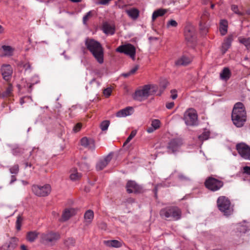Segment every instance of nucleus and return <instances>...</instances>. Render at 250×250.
I'll return each instance as SVG.
<instances>
[{
    "mask_svg": "<svg viewBox=\"0 0 250 250\" xmlns=\"http://www.w3.org/2000/svg\"><path fill=\"white\" fill-rule=\"evenodd\" d=\"M86 48L100 64L104 62V52L101 44L93 39L87 38L85 40Z\"/></svg>",
    "mask_w": 250,
    "mask_h": 250,
    "instance_id": "nucleus-1",
    "label": "nucleus"
},
{
    "mask_svg": "<svg viewBox=\"0 0 250 250\" xmlns=\"http://www.w3.org/2000/svg\"><path fill=\"white\" fill-rule=\"evenodd\" d=\"M233 124L237 127L243 126L246 121V112L242 103L238 102L235 104L231 114Z\"/></svg>",
    "mask_w": 250,
    "mask_h": 250,
    "instance_id": "nucleus-2",
    "label": "nucleus"
},
{
    "mask_svg": "<svg viewBox=\"0 0 250 250\" xmlns=\"http://www.w3.org/2000/svg\"><path fill=\"white\" fill-rule=\"evenodd\" d=\"M59 233L53 231H48L42 233L40 242L46 246H53L60 239Z\"/></svg>",
    "mask_w": 250,
    "mask_h": 250,
    "instance_id": "nucleus-3",
    "label": "nucleus"
},
{
    "mask_svg": "<svg viewBox=\"0 0 250 250\" xmlns=\"http://www.w3.org/2000/svg\"><path fill=\"white\" fill-rule=\"evenodd\" d=\"M161 216L174 221L181 218V211L177 207H173L162 209L160 212Z\"/></svg>",
    "mask_w": 250,
    "mask_h": 250,
    "instance_id": "nucleus-4",
    "label": "nucleus"
},
{
    "mask_svg": "<svg viewBox=\"0 0 250 250\" xmlns=\"http://www.w3.org/2000/svg\"><path fill=\"white\" fill-rule=\"evenodd\" d=\"M217 206L219 209L226 216L232 213L233 208L230 206L229 200L225 196H220L217 200Z\"/></svg>",
    "mask_w": 250,
    "mask_h": 250,
    "instance_id": "nucleus-5",
    "label": "nucleus"
},
{
    "mask_svg": "<svg viewBox=\"0 0 250 250\" xmlns=\"http://www.w3.org/2000/svg\"><path fill=\"white\" fill-rule=\"evenodd\" d=\"M155 88V86L153 85H145L142 89L136 91L134 98L139 101H144L148 97L150 89H153V91H154Z\"/></svg>",
    "mask_w": 250,
    "mask_h": 250,
    "instance_id": "nucleus-6",
    "label": "nucleus"
},
{
    "mask_svg": "<svg viewBox=\"0 0 250 250\" xmlns=\"http://www.w3.org/2000/svg\"><path fill=\"white\" fill-rule=\"evenodd\" d=\"M184 120L187 125L192 126L197 124V114L196 111L190 108L187 110L184 114Z\"/></svg>",
    "mask_w": 250,
    "mask_h": 250,
    "instance_id": "nucleus-7",
    "label": "nucleus"
},
{
    "mask_svg": "<svg viewBox=\"0 0 250 250\" xmlns=\"http://www.w3.org/2000/svg\"><path fill=\"white\" fill-rule=\"evenodd\" d=\"M116 51L118 52L124 53L129 56L132 60H134L136 54L135 47L130 43H126L117 47Z\"/></svg>",
    "mask_w": 250,
    "mask_h": 250,
    "instance_id": "nucleus-8",
    "label": "nucleus"
},
{
    "mask_svg": "<svg viewBox=\"0 0 250 250\" xmlns=\"http://www.w3.org/2000/svg\"><path fill=\"white\" fill-rule=\"evenodd\" d=\"M34 193L38 196H47L51 192V186L49 184H45L42 186L34 185L32 188Z\"/></svg>",
    "mask_w": 250,
    "mask_h": 250,
    "instance_id": "nucleus-9",
    "label": "nucleus"
},
{
    "mask_svg": "<svg viewBox=\"0 0 250 250\" xmlns=\"http://www.w3.org/2000/svg\"><path fill=\"white\" fill-rule=\"evenodd\" d=\"M205 184L207 188L213 191L219 190L223 186L222 181L213 177L208 178Z\"/></svg>",
    "mask_w": 250,
    "mask_h": 250,
    "instance_id": "nucleus-10",
    "label": "nucleus"
},
{
    "mask_svg": "<svg viewBox=\"0 0 250 250\" xmlns=\"http://www.w3.org/2000/svg\"><path fill=\"white\" fill-rule=\"evenodd\" d=\"M236 149L243 159L250 160V147L244 143L238 144L236 145Z\"/></svg>",
    "mask_w": 250,
    "mask_h": 250,
    "instance_id": "nucleus-11",
    "label": "nucleus"
},
{
    "mask_svg": "<svg viewBox=\"0 0 250 250\" xmlns=\"http://www.w3.org/2000/svg\"><path fill=\"white\" fill-rule=\"evenodd\" d=\"M182 141L179 138L172 139L167 144V148L169 153H174L179 150L182 145Z\"/></svg>",
    "mask_w": 250,
    "mask_h": 250,
    "instance_id": "nucleus-12",
    "label": "nucleus"
},
{
    "mask_svg": "<svg viewBox=\"0 0 250 250\" xmlns=\"http://www.w3.org/2000/svg\"><path fill=\"white\" fill-rule=\"evenodd\" d=\"M210 18V15L209 12L207 9H204L200 17V29L203 31V34H206L207 32L206 23Z\"/></svg>",
    "mask_w": 250,
    "mask_h": 250,
    "instance_id": "nucleus-13",
    "label": "nucleus"
},
{
    "mask_svg": "<svg viewBox=\"0 0 250 250\" xmlns=\"http://www.w3.org/2000/svg\"><path fill=\"white\" fill-rule=\"evenodd\" d=\"M1 71L3 79L5 81H8L11 78L13 73V69L9 64H3L1 68Z\"/></svg>",
    "mask_w": 250,
    "mask_h": 250,
    "instance_id": "nucleus-14",
    "label": "nucleus"
},
{
    "mask_svg": "<svg viewBox=\"0 0 250 250\" xmlns=\"http://www.w3.org/2000/svg\"><path fill=\"white\" fill-rule=\"evenodd\" d=\"M126 190L128 193H138L141 191V187L133 181H129L127 182Z\"/></svg>",
    "mask_w": 250,
    "mask_h": 250,
    "instance_id": "nucleus-15",
    "label": "nucleus"
},
{
    "mask_svg": "<svg viewBox=\"0 0 250 250\" xmlns=\"http://www.w3.org/2000/svg\"><path fill=\"white\" fill-rule=\"evenodd\" d=\"M102 30L107 35H112L115 33V27L114 24L105 22L102 25Z\"/></svg>",
    "mask_w": 250,
    "mask_h": 250,
    "instance_id": "nucleus-16",
    "label": "nucleus"
},
{
    "mask_svg": "<svg viewBox=\"0 0 250 250\" xmlns=\"http://www.w3.org/2000/svg\"><path fill=\"white\" fill-rule=\"evenodd\" d=\"M81 144L82 146L91 150H94L95 148V142L93 139L86 137L82 138Z\"/></svg>",
    "mask_w": 250,
    "mask_h": 250,
    "instance_id": "nucleus-17",
    "label": "nucleus"
},
{
    "mask_svg": "<svg viewBox=\"0 0 250 250\" xmlns=\"http://www.w3.org/2000/svg\"><path fill=\"white\" fill-rule=\"evenodd\" d=\"M111 156L109 154L105 157L104 159L99 160L96 164V169L97 170H101L103 169L111 161Z\"/></svg>",
    "mask_w": 250,
    "mask_h": 250,
    "instance_id": "nucleus-18",
    "label": "nucleus"
},
{
    "mask_svg": "<svg viewBox=\"0 0 250 250\" xmlns=\"http://www.w3.org/2000/svg\"><path fill=\"white\" fill-rule=\"evenodd\" d=\"M76 210L73 208H69L65 209L62 214L61 219L62 221H66L68 220L76 213Z\"/></svg>",
    "mask_w": 250,
    "mask_h": 250,
    "instance_id": "nucleus-19",
    "label": "nucleus"
},
{
    "mask_svg": "<svg viewBox=\"0 0 250 250\" xmlns=\"http://www.w3.org/2000/svg\"><path fill=\"white\" fill-rule=\"evenodd\" d=\"M134 109L133 107L128 106L118 111L116 113V116L119 118L125 117L132 115Z\"/></svg>",
    "mask_w": 250,
    "mask_h": 250,
    "instance_id": "nucleus-20",
    "label": "nucleus"
},
{
    "mask_svg": "<svg viewBox=\"0 0 250 250\" xmlns=\"http://www.w3.org/2000/svg\"><path fill=\"white\" fill-rule=\"evenodd\" d=\"M192 61V58L187 55H184L179 58L175 62L176 65H187Z\"/></svg>",
    "mask_w": 250,
    "mask_h": 250,
    "instance_id": "nucleus-21",
    "label": "nucleus"
},
{
    "mask_svg": "<svg viewBox=\"0 0 250 250\" xmlns=\"http://www.w3.org/2000/svg\"><path fill=\"white\" fill-rule=\"evenodd\" d=\"M128 16L133 20H136L139 16L140 11L136 8H130L125 10Z\"/></svg>",
    "mask_w": 250,
    "mask_h": 250,
    "instance_id": "nucleus-22",
    "label": "nucleus"
},
{
    "mask_svg": "<svg viewBox=\"0 0 250 250\" xmlns=\"http://www.w3.org/2000/svg\"><path fill=\"white\" fill-rule=\"evenodd\" d=\"M94 218V212L88 209L86 210L84 214V223L85 225L88 226L90 225Z\"/></svg>",
    "mask_w": 250,
    "mask_h": 250,
    "instance_id": "nucleus-23",
    "label": "nucleus"
},
{
    "mask_svg": "<svg viewBox=\"0 0 250 250\" xmlns=\"http://www.w3.org/2000/svg\"><path fill=\"white\" fill-rule=\"evenodd\" d=\"M233 40L232 36H229L225 40L222 45V52L223 54L225 53L228 49L230 47L232 41Z\"/></svg>",
    "mask_w": 250,
    "mask_h": 250,
    "instance_id": "nucleus-24",
    "label": "nucleus"
},
{
    "mask_svg": "<svg viewBox=\"0 0 250 250\" xmlns=\"http://www.w3.org/2000/svg\"><path fill=\"white\" fill-rule=\"evenodd\" d=\"M194 32L193 28L187 27L185 31V36L186 40L188 42H192L194 37Z\"/></svg>",
    "mask_w": 250,
    "mask_h": 250,
    "instance_id": "nucleus-25",
    "label": "nucleus"
},
{
    "mask_svg": "<svg viewBox=\"0 0 250 250\" xmlns=\"http://www.w3.org/2000/svg\"><path fill=\"white\" fill-rule=\"evenodd\" d=\"M228 23L225 20H221L220 22L219 31L222 36L226 34L228 31Z\"/></svg>",
    "mask_w": 250,
    "mask_h": 250,
    "instance_id": "nucleus-26",
    "label": "nucleus"
},
{
    "mask_svg": "<svg viewBox=\"0 0 250 250\" xmlns=\"http://www.w3.org/2000/svg\"><path fill=\"white\" fill-rule=\"evenodd\" d=\"M230 76L231 72L228 67H225L220 74L221 79L226 81L229 79Z\"/></svg>",
    "mask_w": 250,
    "mask_h": 250,
    "instance_id": "nucleus-27",
    "label": "nucleus"
},
{
    "mask_svg": "<svg viewBox=\"0 0 250 250\" xmlns=\"http://www.w3.org/2000/svg\"><path fill=\"white\" fill-rule=\"evenodd\" d=\"M167 12V10L165 9H159L154 11L152 15V20L154 21L155 19L159 17L163 16Z\"/></svg>",
    "mask_w": 250,
    "mask_h": 250,
    "instance_id": "nucleus-28",
    "label": "nucleus"
},
{
    "mask_svg": "<svg viewBox=\"0 0 250 250\" xmlns=\"http://www.w3.org/2000/svg\"><path fill=\"white\" fill-rule=\"evenodd\" d=\"M104 243L110 247L119 248L122 246V242L116 240L105 241Z\"/></svg>",
    "mask_w": 250,
    "mask_h": 250,
    "instance_id": "nucleus-29",
    "label": "nucleus"
},
{
    "mask_svg": "<svg viewBox=\"0 0 250 250\" xmlns=\"http://www.w3.org/2000/svg\"><path fill=\"white\" fill-rule=\"evenodd\" d=\"M3 49L4 56H11L13 54L14 48L8 45H3L2 46Z\"/></svg>",
    "mask_w": 250,
    "mask_h": 250,
    "instance_id": "nucleus-30",
    "label": "nucleus"
},
{
    "mask_svg": "<svg viewBox=\"0 0 250 250\" xmlns=\"http://www.w3.org/2000/svg\"><path fill=\"white\" fill-rule=\"evenodd\" d=\"M38 233L36 231H31L27 232L26 239L30 242H33L37 239Z\"/></svg>",
    "mask_w": 250,
    "mask_h": 250,
    "instance_id": "nucleus-31",
    "label": "nucleus"
},
{
    "mask_svg": "<svg viewBox=\"0 0 250 250\" xmlns=\"http://www.w3.org/2000/svg\"><path fill=\"white\" fill-rule=\"evenodd\" d=\"M70 173V178L72 181L78 180L82 176L81 173H79L76 169L71 170Z\"/></svg>",
    "mask_w": 250,
    "mask_h": 250,
    "instance_id": "nucleus-32",
    "label": "nucleus"
},
{
    "mask_svg": "<svg viewBox=\"0 0 250 250\" xmlns=\"http://www.w3.org/2000/svg\"><path fill=\"white\" fill-rule=\"evenodd\" d=\"M238 41L241 43L243 44L248 50H250V38L240 37Z\"/></svg>",
    "mask_w": 250,
    "mask_h": 250,
    "instance_id": "nucleus-33",
    "label": "nucleus"
},
{
    "mask_svg": "<svg viewBox=\"0 0 250 250\" xmlns=\"http://www.w3.org/2000/svg\"><path fill=\"white\" fill-rule=\"evenodd\" d=\"M12 91L13 87L12 85L10 84L5 91L1 94V96L3 98L10 97L12 95Z\"/></svg>",
    "mask_w": 250,
    "mask_h": 250,
    "instance_id": "nucleus-34",
    "label": "nucleus"
},
{
    "mask_svg": "<svg viewBox=\"0 0 250 250\" xmlns=\"http://www.w3.org/2000/svg\"><path fill=\"white\" fill-rule=\"evenodd\" d=\"M237 229L241 233H246L248 230L250 229V227L249 224L244 223L243 225H238Z\"/></svg>",
    "mask_w": 250,
    "mask_h": 250,
    "instance_id": "nucleus-35",
    "label": "nucleus"
},
{
    "mask_svg": "<svg viewBox=\"0 0 250 250\" xmlns=\"http://www.w3.org/2000/svg\"><path fill=\"white\" fill-rule=\"evenodd\" d=\"M139 66L135 65L134 67H133L129 71L123 73L122 75L125 77H127L131 75L134 74L136 71L138 69Z\"/></svg>",
    "mask_w": 250,
    "mask_h": 250,
    "instance_id": "nucleus-36",
    "label": "nucleus"
},
{
    "mask_svg": "<svg viewBox=\"0 0 250 250\" xmlns=\"http://www.w3.org/2000/svg\"><path fill=\"white\" fill-rule=\"evenodd\" d=\"M209 136V132L208 131H204L201 135H199L198 138L201 141L207 140Z\"/></svg>",
    "mask_w": 250,
    "mask_h": 250,
    "instance_id": "nucleus-37",
    "label": "nucleus"
},
{
    "mask_svg": "<svg viewBox=\"0 0 250 250\" xmlns=\"http://www.w3.org/2000/svg\"><path fill=\"white\" fill-rule=\"evenodd\" d=\"M178 25V23L177 21L174 20H169L167 23V27L170 28L171 27H176Z\"/></svg>",
    "mask_w": 250,
    "mask_h": 250,
    "instance_id": "nucleus-38",
    "label": "nucleus"
},
{
    "mask_svg": "<svg viewBox=\"0 0 250 250\" xmlns=\"http://www.w3.org/2000/svg\"><path fill=\"white\" fill-rule=\"evenodd\" d=\"M109 125V122L108 121H104L102 122L100 125L101 129L103 131H105L108 129Z\"/></svg>",
    "mask_w": 250,
    "mask_h": 250,
    "instance_id": "nucleus-39",
    "label": "nucleus"
},
{
    "mask_svg": "<svg viewBox=\"0 0 250 250\" xmlns=\"http://www.w3.org/2000/svg\"><path fill=\"white\" fill-rule=\"evenodd\" d=\"M136 131L135 130L132 131L130 134L127 137V138L126 139L125 142L124 143V146H125L127 144H128L132 139V138L136 135Z\"/></svg>",
    "mask_w": 250,
    "mask_h": 250,
    "instance_id": "nucleus-40",
    "label": "nucleus"
},
{
    "mask_svg": "<svg viewBox=\"0 0 250 250\" xmlns=\"http://www.w3.org/2000/svg\"><path fill=\"white\" fill-rule=\"evenodd\" d=\"M10 172L12 174H17L19 171V167L18 165H15L10 168Z\"/></svg>",
    "mask_w": 250,
    "mask_h": 250,
    "instance_id": "nucleus-41",
    "label": "nucleus"
},
{
    "mask_svg": "<svg viewBox=\"0 0 250 250\" xmlns=\"http://www.w3.org/2000/svg\"><path fill=\"white\" fill-rule=\"evenodd\" d=\"M160 122L159 120L155 119L152 121L151 126L156 130L160 127Z\"/></svg>",
    "mask_w": 250,
    "mask_h": 250,
    "instance_id": "nucleus-42",
    "label": "nucleus"
},
{
    "mask_svg": "<svg viewBox=\"0 0 250 250\" xmlns=\"http://www.w3.org/2000/svg\"><path fill=\"white\" fill-rule=\"evenodd\" d=\"M39 82V79L37 76H34L31 80L29 87L30 88L32 85L37 83Z\"/></svg>",
    "mask_w": 250,
    "mask_h": 250,
    "instance_id": "nucleus-43",
    "label": "nucleus"
},
{
    "mask_svg": "<svg viewBox=\"0 0 250 250\" xmlns=\"http://www.w3.org/2000/svg\"><path fill=\"white\" fill-rule=\"evenodd\" d=\"M22 221V217L21 216H18L16 221V228L18 230H20L21 229Z\"/></svg>",
    "mask_w": 250,
    "mask_h": 250,
    "instance_id": "nucleus-44",
    "label": "nucleus"
},
{
    "mask_svg": "<svg viewBox=\"0 0 250 250\" xmlns=\"http://www.w3.org/2000/svg\"><path fill=\"white\" fill-rule=\"evenodd\" d=\"M75 240L73 238H68L65 241V244L68 247L73 246Z\"/></svg>",
    "mask_w": 250,
    "mask_h": 250,
    "instance_id": "nucleus-45",
    "label": "nucleus"
},
{
    "mask_svg": "<svg viewBox=\"0 0 250 250\" xmlns=\"http://www.w3.org/2000/svg\"><path fill=\"white\" fill-rule=\"evenodd\" d=\"M92 12L91 11H89L87 12L85 15H84L83 17V22L84 24H85L88 19L91 17Z\"/></svg>",
    "mask_w": 250,
    "mask_h": 250,
    "instance_id": "nucleus-46",
    "label": "nucleus"
},
{
    "mask_svg": "<svg viewBox=\"0 0 250 250\" xmlns=\"http://www.w3.org/2000/svg\"><path fill=\"white\" fill-rule=\"evenodd\" d=\"M111 88L110 87H108L104 90V94L105 97H108L111 95Z\"/></svg>",
    "mask_w": 250,
    "mask_h": 250,
    "instance_id": "nucleus-47",
    "label": "nucleus"
},
{
    "mask_svg": "<svg viewBox=\"0 0 250 250\" xmlns=\"http://www.w3.org/2000/svg\"><path fill=\"white\" fill-rule=\"evenodd\" d=\"M163 186H164V187H169V186H170V185L169 184H162V183L158 184L155 187V189H154L155 195H156V193H157V192L158 188L159 187H163Z\"/></svg>",
    "mask_w": 250,
    "mask_h": 250,
    "instance_id": "nucleus-48",
    "label": "nucleus"
},
{
    "mask_svg": "<svg viewBox=\"0 0 250 250\" xmlns=\"http://www.w3.org/2000/svg\"><path fill=\"white\" fill-rule=\"evenodd\" d=\"M231 10L236 14L241 15L242 13L239 12L238 10V7L236 5H232L231 6Z\"/></svg>",
    "mask_w": 250,
    "mask_h": 250,
    "instance_id": "nucleus-49",
    "label": "nucleus"
},
{
    "mask_svg": "<svg viewBox=\"0 0 250 250\" xmlns=\"http://www.w3.org/2000/svg\"><path fill=\"white\" fill-rule=\"evenodd\" d=\"M80 167L84 171L88 170L90 168L89 165L86 163H82Z\"/></svg>",
    "mask_w": 250,
    "mask_h": 250,
    "instance_id": "nucleus-50",
    "label": "nucleus"
},
{
    "mask_svg": "<svg viewBox=\"0 0 250 250\" xmlns=\"http://www.w3.org/2000/svg\"><path fill=\"white\" fill-rule=\"evenodd\" d=\"M178 180L180 181H189V179L187 177H185L182 174H179L178 175Z\"/></svg>",
    "mask_w": 250,
    "mask_h": 250,
    "instance_id": "nucleus-51",
    "label": "nucleus"
},
{
    "mask_svg": "<svg viewBox=\"0 0 250 250\" xmlns=\"http://www.w3.org/2000/svg\"><path fill=\"white\" fill-rule=\"evenodd\" d=\"M81 124H76L73 127V130L74 132H78L81 128Z\"/></svg>",
    "mask_w": 250,
    "mask_h": 250,
    "instance_id": "nucleus-52",
    "label": "nucleus"
},
{
    "mask_svg": "<svg viewBox=\"0 0 250 250\" xmlns=\"http://www.w3.org/2000/svg\"><path fill=\"white\" fill-rule=\"evenodd\" d=\"M21 152V148L17 147L12 150V153L14 155H18Z\"/></svg>",
    "mask_w": 250,
    "mask_h": 250,
    "instance_id": "nucleus-53",
    "label": "nucleus"
},
{
    "mask_svg": "<svg viewBox=\"0 0 250 250\" xmlns=\"http://www.w3.org/2000/svg\"><path fill=\"white\" fill-rule=\"evenodd\" d=\"M168 83L167 80H164L160 83V86L164 89L167 85Z\"/></svg>",
    "mask_w": 250,
    "mask_h": 250,
    "instance_id": "nucleus-54",
    "label": "nucleus"
},
{
    "mask_svg": "<svg viewBox=\"0 0 250 250\" xmlns=\"http://www.w3.org/2000/svg\"><path fill=\"white\" fill-rule=\"evenodd\" d=\"M171 97L173 100L175 99L177 97V94L175 90H172L171 91Z\"/></svg>",
    "mask_w": 250,
    "mask_h": 250,
    "instance_id": "nucleus-55",
    "label": "nucleus"
},
{
    "mask_svg": "<svg viewBox=\"0 0 250 250\" xmlns=\"http://www.w3.org/2000/svg\"><path fill=\"white\" fill-rule=\"evenodd\" d=\"M24 68L25 69V71H26V72L28 71H29V72L30 71L31 66H30V64L29 63H25L24 65Z\"/></svg>",
    "mask_w": 250,
    "mask_h": 250,
    "instance_id": "nucleus-56",
    "label": "nucleus"
},
{
    "mask_svg": "<svg viewBox=\"0 0 250 250\" xmlns=\"http://www.w3.org/2000/svg\"><path fill=\"white\" fill-rule=\"evenodd\" d=\"M174 105V103L173 102L168 103L166 104V107L167 109H171L173 107Z\"/></svg>",
    "mask_w": 250,
    "mask_h": 250,
    "instance_id": "nucleus-57",
    "label": "nucleus"
},
{
    "mask_svg": "<svg viewBox=\"0 0 250 250\" xmlns=\"http://www.w3.org/2000/svg\"><path fill=\"white\" fill-rule=\"evenodd\" d=\"M110 0H101L100 1L98 2V4L106 5L108 4Z\"/></svg>",
    "mask_w": 250,
    "mask_h": 250,
    "instance_id": "nucleus-58",
    "label": "nucleus"
},
{
    "mask_svg": "<svg viewBox=\"0 0 250 250\" xmlns=\"http://www.w3.org/2000/svg\"><path fill=\"white\" fill-rule=\"evenodd\" d=\"M99 228L105 230L107 228L106 224L105 223L102 222L99 225Z\"/></svg>",
    "mask_w": 250,
    "mask_h": 250,
    "instance_id": "nucleus-59",
    "label": "nucleus"
},
{
    "mask_svg": "<svg viewBox=\"0 0 250 250\" xmlns=\"http://www.w3.org/2000/svg\"><path fill=\"white\" fill-rule=\"evenodd\" d=\"M244 171L245 173L250 175V167H244Z\"/></svg>",
    "mask_w": 250,
    "mask_h": 250,
    "instance_id": "nucleus-60",
    "label": "nucleus"
},
{
    "mask_svg": "<svg viewBox=\"0 0 250 250\" xmlns=\"http://www.w3.org/2000/svg\"><path fill=\"white\" fill-rule=\"evenodd\" d=\"M156 129L153 126H151V127H148L147 129V132L149 133H150L153 132Z\"/></svg>",
    "mask_w": 250,
    "mask_h": 250,
    "instance_id": "nucleus-61",
    "label": "nucleus"
},
{
    "mask_svg": "<svg viewBox=\"0 0 250 250\" xmlns=\"http://www.w3.org/2000/svg\"><path fill=\"white\" fill-rule=\"evenodd\" d=\"M121 0H119L118 2H116V5L120 8H123L124 7V5H121L120 4V2H121Z\"/></svg>",
    "mask_w": 250,
    "mask_h": 250,
    "instance_id": "nucleus-62",
    "label": "nucleus"
},
{
    "mask_svg": "<svg viewBox=\"0 0 250 250\" xmlns=\"http://www.w3.org/2000/svg\"><path fill=\"white\" fill-rule=\"evenodd\" d=\"M16 181V177L14 176V175H12L11 176V181H10V184H12V183H13L15 181Z\"/></svg>",
    "mask_w": 250,
    "mask_h": 250,
    "instance_id": "nucleus-63",
    "label": "nucleus"
},
{
    "mask_svg": "<svg viewBox=\"0 0 250 250\" xmlns=\"http://www.w3.org/2000/svg\"><path fill=\"white\" fill-rule=\"evenodd\" d=\"M21 250H28L26 247L24 245H22L21 246Z\"/></svg>",
    "mask_w": 250,
    "mask_h": 250,
    "instance_id": "nucleus-64",
    "label": "nucleus"
}]
</instances>
